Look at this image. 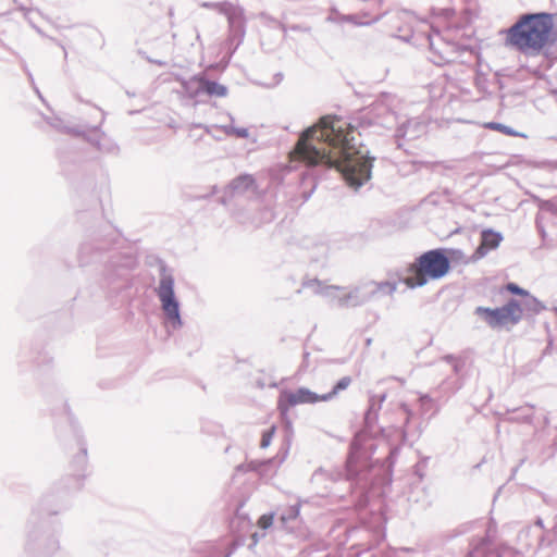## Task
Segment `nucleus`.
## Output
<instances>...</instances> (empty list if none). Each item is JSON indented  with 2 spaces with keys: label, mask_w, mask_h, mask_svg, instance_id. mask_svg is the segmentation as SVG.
Listing matches in <instances>:
<instances>
[{
  "label": "nucleus",
  "mask_w": 557,
  "mask_h": 557,
  "mask_svg": "<svg viewBox=\"0 0 557 557\" xmlns=\"http://www.w3.org/2000/svg\"><path fill=\"white\" fill-rule=\"evenodd\" d=\"M351 384V377L349 376H344L342 377L336 384L335 386L333 387V389L327 393V394H323L321 395V398L325 401H329L331 400L333 397H335L341 391H344L346 389L349 385Z\"/></svg>",
  "instance_id": "nucleus-12"
},
{
  "label": "nucleus",
  "mask_w": 557,
  "mask_h": 557,
  "mask_svg": "<svg viewBox=\"0 0 557 557\" xmlns=\"http://www.w3.org/2000/svg\"><path fill=\"white\" fill-rule=\"evenodd\" d=\"M449 270L450 262L444 249L429 250L408 265L403 282L409 288L423 286L429 281L444 277Z\"/></svg>",
  "instance_id": "nucleus-3"
},
{
  "label": "nucleus",
  "mask_w": 557,
  "mask_h": 557,
  "mask_svg": "<svg viewBox=\"0 0 557 557\" xmlns=\"http://www.w3.org/2000/svg\"><path fill=\"white\" fill-rule=\"evenodd\" d=\"M320 401H324L321 398V395H318L308 388L301 387L294 392H282L277 400V409L282 416H286L288 410L294 406L301 404H315Z\"/></svg>",
  "instance_id": "nucleus-6"
},
{
  "label": "nucleus",
  "mask_w": 557,
  "mask_h": 557,
  "mask_svg": "<svg viewBox=\"0 0 557 557\" xmlns=\"http://www.w3.org/2000/svg\"><path fill=\"white\" fill-rule=\"evenodd\" d=\"M236 134L239 137H246L248 135L246 129H238V131H236Z\"/></svg>",
  "instance_id": "nucleus-16"
},
{
  "label": "nucleus",
  "mask_w": 557,
  "mask_h": 557,
  "mask_svg": "<svg viewBox=\"0 0 557 557\" xmlns=\"http://www.w3.org/2000/svg\"><path fill=\"white\" fill-rule=\"evenodd\" d=\"M523 306L516 299L498 308L478 307L474 313L490 327H508L518 324L523 318Z\"/></svg>",
  "instance_id": "nucleus-4"
},
{
  "label": "nucleus",
  "mask_w": 557,
  "mask_h": 557,
  "mask_svg": "<svg viewBox=\"0 0 557 557\" xmlns=\"http://www.w3.org/2000/svg\"><path fill=\"white\" fill-rule=\"evenodd\" d=\"M553 28L550 14H524L507 30L506 44L520 52L536 54L549 44Z\"/></svg>",
  "instance_id": "nucleus-2"
},
{
  "label": "nucleus",
  "mask_w": 557,
  "mask_h": 557,
  "mask_svg": "<svg viewBox=\"0 0 557 557\" xmlns=\"http://www.w3.org/2000/svg\"><path fill=\"white\" fill-rule=\"evenodd\" d=\"M502 242V235L492 230H485L481 234V244L476 249V255L483 257L488 250L495 249Z\"/></svg>",
  "instance_id": "nucleus-8"
},
{
  "label": "nucleus",
  "mask_w": 557,
  "mask_h": 557,
  "mask_svg": "<svg viewBox=\"0 0 557 557\" xmlns=\"http://www.w3.org/2000/svg\"><path fill=\"white\" fill-rule=\"evenodd\" d=\"M275 431H276V428L275 425H272L268 431H265L263 434H262V438H261V442H260V446L262 448H267L270 444H271V441L275 434Z\"/></svg>",
  "instance_id": "nucleus-14"
},
{
  "label": "nucleus",
  "mask_w": 557,
  "mask_h": 557,
  "mask_svg": "<svg viewBox=\"0 0 557 557\" xmlns=\"http://www.w3.org/2000/svg\"><path fill=\"white\" fill-rule=\"evenodd\" d=\"M352 127L334 116H323L319 124L305 131L289 152L290 162L306 166L335 168L347 184L358 188L371 176L372 160L350 144Z\"/></svg>",
  "instance_id": "nucleus-1"
},
{
  "label": "nucleus",
  "mask_w": 557,
  "mask_h": 557,
  "mask_svg": "<svg viewBox=\"0 0 557 557\" xmlns=\"http://www.w3.org/2000/svg\"><path fill=\"white\" fill-rule=\"evenodd\" d=\"M174 282L171 276H164L161 278L158 296L162 304V309L173 326L181 325L180 312H178V304L174 298Z\"/></svg>",
  "instance_id": "nucleus-5"
},
{
  "label": "nucleus",
  "mask_w": 557,
  "mask_h": 557,
  "mask_svg": "<svg viewBox=\"0 0 557 557\" xmlns=\"http://www.w3.org/2000/svg\"><path fill=\"white\" fill-rule=\"evenodd\" d=\"M273 520H274V515L273 513L262 515L259 518L257 524L261 529H268V528H270L273 524Z\"/></svg>",
  "instance_id": "nucleus-15"
},
{
  "label": "nucleus",
  "mask_w": 557,
  "mask_h": 557,
  "mask_svg": "<svg viewBox=\"0 0 557 557\" xmlns=\"http://www.w3.org/2000/svg\"><path fill=\"white\" fill-rule=\"evenodd\" d=\"M307 286L317 295H320L322 297H325V293L323 292L325 288H331L332 285H327L325 283H323L322 281L320 280H310L308 283H307Z\"/></svg>",
  "instance_id": "nucleus-13"
},
{
  "label": "nucleus",
  "mask_w": 557,
  "mask_h": 557,
  "mask_svg": "<svg viewBox=\"0 0 557 557\" xmlns=\"http://www.w3.org/2000/svg\"><path fill=\"white\" fill-rule=\"evenodd\" d=\"M505 289L508 290L511 294H515V295H518V296H521V297H527L529 300L524 302V308L525 309H530V310H533L535 312H537L541 309V305L536 300V298L531 296L528 290L519 287L517 284L508 283L505 286Z\"/></svg>",
  "instance_id": "nucleus-9"
},
{
  "label": "nucleus",
  "mask_w": 557,
  "mask_h": 557,
  "mask_svg": "<svg viewBox=\"0 0 557 557\" xmlns=\"http://www.w3.org/2000/svg\"><path fill=\"white\" fill-rule=\"evenodd\" d=\"M323 292L325 298L342 307H356L361 304L357 289L332 285L331 288H325Z\"/></svg>",
  "instance_id": "nucleus-7"
},
{
  "label": "nucleus",
  "mask_w": 557,
  "mask_h": 557,
  "mask_svg": "<svg viewBox=\"0 0 557 557\" xmlns=\"http://www.w3.org/2000/svg\"><path fill=\"white\" fill-rule=\"evenodd\" d=\"M483 127L487 128V129L499 132L507 136L525 137L523 134L510 128L509 126H506L504 124L496 123V122H486L483 124Z\"/></svg>",
  "instance_id": "nucleus-11"
},
{
  "label": "nucleus",
  "mask_w": 557,
  "mask_h": 557,
  "mask_svg": "<svg viewBox=\"0 0 557 557\" xmlns=\"http://www.w3.org/2000/svg\"><path fill=\"white\" fill-rule=\"evenodd\" d=\"M201 89L210 96H218V97H224L227 92L226 87H224L223 85H220L215 82H211V81H203L201 83Z\"/></svg>",
  "instance_id": "nucleus-10"
}]
</instances>
